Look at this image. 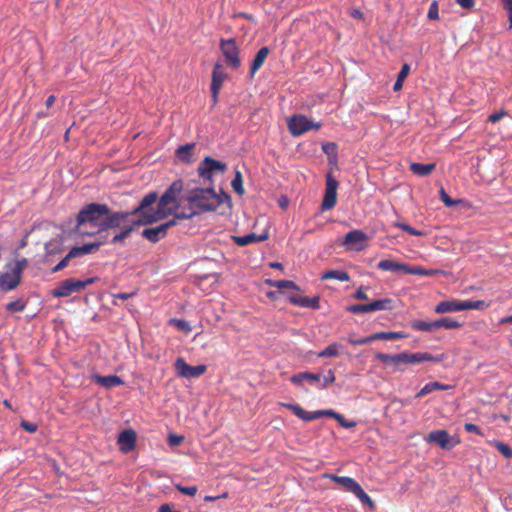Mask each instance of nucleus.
I'll return each instance as SVG.
<instances>
[{"label":"nucleus","instance_id":"nucleus-60","mask_svg":"<svg viewBox=\"0 0 512 512\" xmlns=\"http://www.w3.org/2000/svg\"><path fill=\"white\" fill-rule=\"evenodd\" d=\"M135 295V292L132 293H116L113 294L112 297L114 299L127 300Z\"/></svg>","mask_w":512,"mask_h":512},{"label":"nucleus","instance_id":"nucleus-30","mask_svg":"<svg viewBox=\"0 0 512 512\" xmlns=\"http://www.w3.org/2000/svg\"><path fill=\"white\" fill-rule=\"evenodd\" d=\"M284 407L291 410L298 418L304 421H313L314 420V414L313 411H306L301 406L297 404H291V403H284Z\"/></svg>","mask_w":512,"mask_h":512},{"label":"nucleus","instance_id":"nucleus-33","mask_svg":"<svg viewBox=\"0 0 512 512\" xmlns=\"http://www.w3.org/2000/svg\"><path fill=\"white\" fill-rule=\"evenodd\" d=\"M436 321V328L437 330L440 329V328H445V329H458V328H461L463 326V323L457 321V320H454L450 317H443V318H440V319H437L435 320Z\"/></svg>","mask_w":512,"mask_h":512},{"label":"nucleus","instance_id":"nucleus-3","mask_svg":"<svg viewBox=\"0 0 512 512\" xmlns=\"http://www.w3.org/2000/svg\"><path fill=\"white\" fill-rule=\"evenodd\" d=\"M181 201H186V205L185 210L176 214L180 219H189L203 212L214 211L222 203L221 197L211 188L194 189L182 197Z\"/></svg>","mask_w":512,"mask_h":512},{"label":"nucleus","instance_id":"nucleus-32","mask_svg":"<svg viewBox=\"0 0 512 512\" xmlns=\"http://www.w3.org/2000/svg\"><path fill=\"white\" fill-rule=\"evenodd\" d=\"M322 280L335 279L342 282L350 280V276L347 272L341 270H328L321 275Z\"/></svg>","mask_w":512,"mask_h":512},{"label":"nucleus","instance_id":"nucleus-1","mask_svg":"<svg viewBox=\"0 0 512 512\" xmlns=\"http://www.w3.org/2000/svg\"><path fill=\"white\" fill-rule=\"evenodd\" d=\"M123 217H126V214L112 211L107 204L90 203L78 212L74 230L81 235H100L101 241L106 239L107 243L108 234L102 233L116 229Z\"/></svg>","mask_w":512,"mask_h":512},{"label":"nucleus","instance_id":"nucleus-49","mask_svg":"<svg viewBox=\"0 0 512 512\" xmlns=\"http://www.w3.org/2000/svg\"><path fill=\"white\" fill-rule=\"evenodd\" d=\"M176 488L181 493L188 495V496H195L198 489L196 486H182V485H176Z\"/></svg>","mask_w":512,"mask_h":512},{"label":"nucleus","instance_id":"nucleus-36","mask_svg":"<svg viewBox=\"0 0 512 512\" xmlns=\"http://www.w3.org/2000/svg\"><path fill=\"white\" fill-rule=\"evenodd\" d=\"M405 334L401 331L397 332H378L372 334L373 341L375 340H395L404 338Z\"/></svg>","mask_w":512,"mask_h":512},{"label":"nucleus","instance_id":"nucleus-26","mask_svg":"<svg viewBox=\"0 0 512 512\" xmlns=\"http://www.w3.org/2000/svg\"><path fill=\"white\" fill-rule=\"evenodd\" d=\"M377 268L382 271H391L395 273L404 272L407 274L408 265L405 263L385 259L378 262Z\"/></svg>","mask_w":512,"mask_h":512},{"label":"nucleus","instance_id":"nucleus-34","mask_svg":"<svg viewBox=\"0 0 512 512\" xmlns=\"http://www.w3.org/2000/svg\"><path fill=\"white\" fill-rule=\"evenodd\" d=\"M393 300L384 298L369 303L370 312L392 309Z\"/></svg>","mask_w":512,"mask_h":512},{"label":"nucleus","instance_id":"nucleus-10","mask_svg":"<svg viewBox=\"0 0 512 512\" xmlns=\"http://www.w3.org/2000/svg\"><path fill=\"white\" fill-rule=\"evenodd\" d=\"M220 50L225 58V61L232 69H238L241 65L239 57V48L234 38L221 39Z\"/></svg>","mask_w":512,"mask_h":512},{"label":"nucleus","instance_id":"nucleus-43","mask_svg":"<svg viewBox=\"0 0 512 512\" xmlns=\"http://www.w3.org/2000/svg\"><path fill=\"white\" fill-rule=\"evenodd\" d=\"M347 340L352 345H364L373 342L372 335L363 338H356L353 333L348 335Z\"/></svg>","mask_w":512,"mask_h":512},{"label":"nucleus","instance_id":"nucleus-41","mask_svg":"<svg viewBox=\"0 0 512 512\" xmlns=\"http://www.w3.org/2000/svg\"><path fill=\"white\" fill-rule=\"evenodd\" d=\"M170 325L176 327L178 330L183 331L185 333H190L192 328L190 324L182 319L173 318L169 321Z\"/></svg>","mask_w":512,"mask_h":512},{"label":"nucleus","instance_id":"nucleus-31","mask_svg":"<svg viewBox=\"0 0 512 512\" xmlns=\"http://www.w3.org/2000/svg\"><path fill=\"white\" fill-rule=\"evenodd\" d=\"M411 328L416 331H423V332L437 331L435 320L434 321L414 320L411 322Z\"/></svg>","mask_w":512,"mask_h":512},{"label":"nucleus","instance_id":"nucleus-20","mask_svg":"<svg viewBox=\"0 0 512 512\" xmlns=\"http://www.w3.org/2000/svg\"><path fill=\"white\" fill-rule=\"evenodd\" d=\"M195 146H196L195 143H189V144H185V145L178 147L175 150L176 160L179 162L185 163V164H190V163L194 162L195 161V155H194Z\"/></svg>","mask_w":512,"mask_h":512},{"label":"nucleus","instance_id":"nucleus-54","mask_svg":"<svg viewBox=\"0 0 512 512\" xmlns=\"http://www.w3.org/2000/svg\"><path fill=\"white\" fill-rule=\"evenodd\" d=\"M507 113L504 110H500L499 112L493 113L488 117V121L492 124H495L498 120L504 117Z\"/></svg>","mask_w":512,"mask_h":512},{"label":"nucleus","instance_id":"nucleus-62","mask_svg":"<svg viewBox=\"0 0 512 512\" xmlns=\"http://www.w3.org/2000/svg\"><path fill=\"white\" fill-rule=\"evenodd\" d=\"M354 298L359 299V300H367L368 295L364 292V290L361 287L355 292Z\"/></svg>","mask_w":512,"mask_h":512},{"label":"nucleus","instance_id":"nucleus-35","mask_svg":"<svg viewBox=\"0 0 512 512\" xmlns=\"http://www.w3.org/2000/svg\"><path fill=\"white\" fill-rule=\"evenodd\" d=\"M342 348V345L334 342L328 345L324 350L318 353L319 358L324 357H337L340 354V349Z\"/></svg>","mask_w":512,"mask_h":512},{"label":"nucleus","instance_id":"nucleus-15","mask_svg":"<svg viewBox=\"0 0 512 512\" xmlns=\"http://www.w3.org/2000/svg\"><path fill=\"white\" fill-rule=\"evenodd\" d=\"M175 224L174 220L163 223L157 227L146 228L142 231V236L150 242L156 243L167 234V230Z\"/></svg>","mask_w":512,"mask_h":512},{"label":"nucleus","instance_id":"nucleus-16","mask_svg":"<svg viewBox=\"0 0 512 512\" xmlns=\"http://www.w3.org/2000/svg\"><path fill=\"white\" fill-rule=\"evenodd\" d=\"M226 78L227 74L224 72L223 66L220 63H216L213 67L211 81V93L214 102L217 101L220 89Z\"/></svg>","mask_w":512,"mask_h":512},{"label":"nucleus","instance_id":"nucleus-19","mask_svg":"<svg viewBox=\"0 0 512 512\" xmlns=\"http://www.w3.org/2000/svg\"><path fill=\"white\" fill-rule=\"evenodd\" d=\"M118 444L120 450L124 453H128L135 448L136 445V433L134 430H124L118 436Z\"/></svg>","mask_w":512,"mask_h":512},{"label":"nucleus","instance_id":"nucleus-8","mask_svg":"<svg viewBox=\"0 0 512 512\" xmlns=\"http://www.w3.org/2000/svg\"><path fill=\"white\" fill-rule=\"evenodd\" d=\"M105 242L106 239L104 241L86 243L82 246L72 247L68 254L52 269V272H58L66 268L71 259L96 253L99 250L100 246L105 244Z\"/></svg>","mask_w":512,"mask_h":512},{"label":"nucleus","instance_id":"nucleus-13","mask_svg":"<svg viewBox=\"0 0 512 512\" xmlns=\"http://www.w3.org/2000/svg\"><path fill=\"white\" fill-rule=\"evenodd\" d=\"M426 441L436 443L444 450H450L460 443L458 438L450 436L446 430L442 429L431 431Z\"/></svg>","mask_w":512,"mask_h":512},{"label":"nucleus","instance_id":"nucleus-12","mask_svg":"<svg viewBox=\"0 0 512 512\" xmlns=\"http://www.w3.org/2000/svg\"><path fill=\"white\" fill-rule=\"evenodd\" d=\"M227 166L224 162L215 160L211 157H205L198 166L199 176L203 179L211 181L217 172L224 173Z\"/></svg>","mask_w":512,"mask_h":512},{"label":"nucleus","instance_id":"nucleus-47","mask_svg":"<svg viewBox=\"0 0 512 512\" xmlns=\"http://www.w3.org/2000/svg\"><path fill=\"white\" fill-rule=\"evenodd\" d=\"M6 309L10 312H21L25 309V304L22 300H15L9 302Z\"/></svg>","mask_w":512,"mask_h":512},{"label":"nucleus","instance_id":"nucleus-2","mask_svg":"<svg viewBox=\"0 0 512 512\" xmlns=\"http://www.w3.org/2000/svg\"><path fill=\"white\" fill-rule=\"evenodd\" d=\"M183 190V182L182 180H175L172 184L166 189L163 195L160 197L157 205V209L152 211V209H145V219L142 223H154L158 220L164 219L168 215L178 213L177 209L183 207L185 210L186 201H181L180 194Z\"/></svg>","mask_w":512,"mask_h":512},{"label":"nucleus","instance_id":"nucleus-17","mask_svg":"<svg viewBox=\"0 0 512 512\" xmlns=\"http://www.w3.org/2000/svg\"><path fill=\"white\" fill-rule=\"evenodd\" d=\"M368 240V236L359 229L352 230L345 235L343 245L357 250H362L365 247V243Z\"/></svg>","mask_w":512,"mask_h":512},{"label":"nucleus","instance_id":"nucleus-37","mask_svg":"<svg viewBox=\"0 0 512 512\" xmlns=\"http://www.w3.org/2000/svg\"><path fill=\"white\" fill-rule=\"evenodd\" d=\"M438 273H441L440 270H434V269H424L422 267L416 266V267H410L408 266L407 274L411 275H419V276H434Z\"/></svg>","mask_w":512,"mask_h":512},{"label":"nucleus","instance_id":"nucleus-63","mask_svg":"<svg viewBox=\"0 0 512 512\" xmlns=\"http://www.w3.org/2000/svg\"><path fill=\"white\" fill-rule=\"evenodd\" d=\"M22 427L28 432H35L37 430L36 425L32 423L23 422Z\"/></svg>","mask_w":512,"mask_h":512},{"label":"nucleus","instance_id":"nucleus-53","mask_svg":"<svg viewBox=\"0 0 512 512\" xmlns=\"http://www.w3.org/2000/svg\"><path fill=\"white\" fill-rule=\"evenodd\" d=\"M335 411L334 410H318V411H313V414H314V420L316 419H319L323 416H330L333 418V415H334Z\"/></svg>","mask_w":512,"mask_h":512},{"label":"nucleus","instance_id":"nucleus-57","mask_svg":"<svg viewBox=\"0 0 512 512\" xmlns=\"http://www.w3.org/2000/svg\"><path fill=\"white\" fill-rule=\"evenodd\" d=\"M322 149H323L324 153H326L328 155L335 154L336 144L332 143V142H328L322 146Z\"/></svg>","mask_w":512,"mask_h":512},{"label":"nucleus","instance_id":"nucleus-50","mask_svg":"<svg viewBox=\"0 0 512 512\" xmlns=\"http://www.w3.org/2000/svg\"><path fill=\"white\" fill-rule=\"evenodd\" d=\"M427 17L430 20H438L439 19V12H438V3H437V1H433L430 4Z\"/></svg>","mask_w":512,"mask_h":512},{"label":"nucleus","instance_id":"nucleus-61","mask_svg":"<svg viewBox=\"0 0 512 512\" xmlns=\"http://www.w3.org/2000/svg\"><path fill=\"white\" fill-rule=\"evenodd\" d=\"M350 14H351V16L353 18H356V19H359V20H364L365 19L364 13L359 8L352 9Z\"/></svg>","mask_w":512,"mask_h":512},{"label":"nucleus","instance_id":"nucleus-24","mask_svg":"<svg viewBox=\"0 0 512 512\" xmlns=\"http://www.w3.org/2000/svg\"><path fill=\"white\" fill-rule=\"evenodd\" d=\"M268 238V234L258 235L256 233H249L243 236H232L234 243L238 246H247L252 243L263 242Z\"/></svg>","mask_w":512,"mask_h":512},{"label":"nucleus","instance_id":"nucleus-46","mask_svg":"<svg viewBox=\"0 0 512 512\" xmlns=\"http://www.w3.org/2000/svg\"><path fill=\"white\" fill-rule=\"evenodd\" d=\"M497 450L506 458H512V449L503 442H495Z\"/></svg>","mask_w":512,"mask_h":512},{"label":"nucleus","instance_id":"nucleus-22","mask_svg":"<svg viewBox=\"0 0 512 512\" xmlns=\"http://www.w3.org/2000/svg\"><path fill=\"white\" fill-rule=\"evenodd\" d=\"M463 301L462 300H448V301H442L438 303L434 311L437 314H444L449 312H457V311H463Z\"/></svg>","mask_w":512,"mask_h":512},{"label":"nucleus","instance_id":"nucleus-11","mask_svg":"<svg viewBox=\"0 0 512 512\" xmlns=\"http://www.w3.org/2000/svg\"><path fill=\"white\" fill-rule=\"evenodd\" d=\"M339 182L328 173L326 176V187L324 197L321 203V211H328L335 207L337 203V189Z\"/></svg>","mask_w":512,"mask_h":512},{"label":"nucleus","instance_id":"nucleus-14","mask_svg":"<svg viewBox=\"0 0 512 512\" xmlns=\"http://www.w3.org/2000/svg\"><path fill=\"white\" fill-rule=\"evenodd\" d=\"M175 368L179 376L187 379L198 378L207 370L206 365L191 366L183 358H177Z\"/></svg>","mask_w":512,"mask_h":512},{"label":"nucleus","instance_id":"nucleus-51","mask_svg":"<svg viewBox=\"0 0 512 512\" xmlns=\"http://www.w3.org/2000/svg\"><path fill=\"white\" fill-rule=\"evenodd\" d=\"M504 9L508 12L509 29H512V0H502Z\"/></svg>","mask_w":512,"mask_h":512},{"label":"nucleus","instance_id":"nucleus-42","mask_svg":"<svg viewBox=\"0 0 512 512\" xmlns=\"http://www.w3.org/2000/svg\"><path fill=\"white\" fill-rule=\"evenodd\" d=\"M395 227L400 228L401 230L407 232L410 235L414 236H423L425 235L424 232L416 230L415 228L411 227L410 225L403 223V222H397L394 224Z\"/></svg>","mask_w":512,"mask_h":512},{"label":"nucleus","instance_id":"nucleus-6","mask_svg":"<svg viewBox=\"0 0 512 512\" xmlns=\"http://www.w3.org/2000/svg\"><path fill=\"white\" fill-rule=\"evenodd\" d=\"M28 265L26 258L16 260L14 263L8 264L9 270L0 272V291H12L16 289L22 280V273Z\"/></svg>","mask_w":512,"mask_h":512},{"label":"nucleus","instance_id":"nucleus-27","mask_svg":"<svg viewBox=\"0 0 512 512\" xmlns=\"http://www.w3.org/2000/svg\"><path fill=\"white\" fill-rule=\"evenodd\" d=\"M269 53L270 49L267 46H264L258 50L252 62L250 71L251 76H254V74L262 67Z\"/></svg>","mask_w":512,"mask_h":512},{"label":"nucleus","instance_id":"nucleus-4","mask_svg":"<svg viewBox=\"0 0 512 512\" xmlns=\"http://www.w3.org/2000/svg\"><path fill=\"white\" fill-rule=\"evenodd\" d=\"M157 199L158 194L156 192H150L145 195L139 205L131 211H118L119 213L126 214V217H123L119 221V226H117L116 229L120 231L113 236L110 242L113 244L121 243L129 237L135 226L147 225L148 223H142L145 219V209L151 207Z\"/></svg>","mask_w":512,"mask_h":512},{"label":"nucleus","instance_id":"nucleus-64","mask_svg":"<svg viewBox=\"0 0 512 512\" xmlns=\"http://www.w3.org/2000/svg\"><path fill=\"white\" fill-rule=\"evenodd\" d=\"M403 82H404V80L397 78V79H396V82H395V84H394V87H393L394 91H399V90H401V89H402V87H403Z\"/></svg>","mask_w":512,"mask_h":512},{"label":"nucleus","instance_id":"nucleus-38","mask_svg":"<svg viewBox=\"0 0 512 512\" xmlns=\"http://www.w3.org/2000/svg\"><path fill=\"white\" fill-rule=\"evenodd\" d=\"M463 307L464 310H485L489 307V303L483 301V300H463Z\"/></svg>","mask_w":512,"mask_h":512},{"label":"nucleus","instance_id":"nucleus-56","mask_svg":"<svg viewBox=\"0 0 512 512\" xmlns=\"http://www.w3.org/2000/svg\"><path fill=\"white\" fill-rule=\"evenodd\" d=\"M184 440V437L183 436H180V435H170L169 438H168V443L171 445V446H178L180 445Z\"/></svg>","mask_w":512,"mask_h":512},{"label":"nucleus","instance_id":"nucleus-48","mask_svg":"<svg viewBox=\"0 0 512 512\" xmlns=\"http://www.w3.org/2000/svg\"><path fill=\"white\" fill-rule=\"evenodd\" d=\"M333 418L336 419L343 428H352L356 425L354 421L346 420L341 414L337 412L334 413Z\"/></svg>","mask_w":512,"mask_h":512},{"label":"nucleus","instance_id":"nucleus-55","mask_svg":"<svg viewBox=\"0 0 512 512\" xmlns=\"http://www.w3.org/2000/svg\"><path fill=\"white\" fill-rule=\"evenodd\" d=\"M465 430L467 432H471V433H476L480 436L483 435L481 429L476 425V424H473V423H466L465 426H464Z\"/></svg>","mask_w":512,"mask_h":512},{"label":"nucleus","instance_id":"nucleus-18","mask_svg":"<svg viewBox=\"0 0 512 512\" xmlns=\"http://www.w3.org/2000/svg\"><path fill=\"white\" fill-rule=\"evenodd\" d=\"M290 381L295 385H301L303 381H308L310 384L314 385L317 389H320V390L325 389V383H322L321 375L318 373L301 372V373L293 375L290 378Z\"/></svg>","mask_w":512,"mask_h":512},{"label":"nucleus","instance_id":"nucleus-28","mask_svg":"<svg viewBox=\"0 0 512 512\" xmlns=\"http://www.w3.org/2000/svg\"><path fill=\"white\" fill-rule=\"evenodd\" d=\"M409 168H410V171L413 172L415 175L424 177V176L430 175L435 170L436 164L435 163L422 164V163L413 162L410 164Z\"/></svg>","mask_w":512,"mask_h":512},{"label":"nucleus","instance_id":"nucleus-7","mask_svg":"<svg viewBox=\"0 0 512 512\" xmlns=\"http://www.w3.org/2000/svg\"><path fill=\"white\" fill-rule=\"evenodd\" d=\"M329 478L343 487L346 491L353 493L362 504L375 508V503L371 497L363 490L361 485L351 477L330 475Z\"/></svg>","mask_w":512,"mask_h":512},{"label":"nucleus","instance_id":"nucleus-5","mask_svg":"<svg viewBox=\"0 0 512 512\" xmlns=\"http://www.w3.org/2000/svg\"><path fill=\"white\" fill-rule=\"evenodd\" d=\"M375 358L380 360L386 366L394 367L397 371H404L406 365H415L424 361L440 362L443 359V355L438 357L428 352H402L399 354L378 352L375 354Z\"/></svg>","mask_w":512,"mask_h":512},{"label":"nucleus","instance_id":"nucleus-44","mask_svg":"<svg viewBox=\"0 0 512 512\" xmlns=\"http://www.w3.org/2000/svg\"><path fill=\"white\" fill-rule=\"evenodd\" d=\"M347 310L354 314L370 313L369 304H353Z\"/></svg>","mask_w":512,"mask_h":512},{"label":"nucleus","instance_id":"nucleus-39","mask_svg":"<svg viewBox=\"0 0 512 512\" xmlns=\"http://www.w3.org/2000/svg\"><path fill=\"white\" fill-rule=\"evenodd\" d=\"M231 186L235 193L238 195H243L245 190L243 187V177L240 171H236L235 177L231 182Z\"/></svg>","mask_w":512,"mask_h":512},{"label":"nucleus","instance_id":"nucleus-21","mask_svg":"<svg viewBox=\"0 0 512 512\" xmlns=\"http://www.w3.org/2000/svg\"><path fill=\"white\" fill-rule=\"evenodd\" d=\"M320 123L310 121L306 116L302 114H296L289 118L288 128H320Z\"/></svg>","mask_w":512,"mask_h":512},{"label":"nucleus","instance_id":"nucleus-40","mask_svg":"<svg viewBox=\"0 0 512 512\" xmlns=\"http://www.w3.org/2000/svg\"><path fill=\"white\" fill-rule=\"evenodd\" d=\"M270 285L278 289H294L299 290V287L291 280H274L269 281Z\"/></svg>","mask_w":512,"mask_h":512},{"label":"nucleus","instance_id":"nucleus-45","mask_svg":"<svg viewBox=\"0 0 512 512\" xmlns=\"http://www.w3.org/2000/svg\"><path fill=\"white\" fill-rule=\"evenodd\" d=\"M440 198L447 207L456 206L460 200H453L445 191L443 187L440 189Z\"/></svg>","mask_w":512,"mask_h":512},{"label":"nucleus","instance_id":"nucleus-58","mask_svg":"<svg viewBox=\"0 0 512 512\" xmlns=\"http://www.w3.org/2000/svg\"><path fill=\"white\" fill-rule=\"evenodd\" d=\"M456 3L459 4L463 9H471L474 7V0H456Z\"/></svg>","mask_w":512,"mask_h":512},{"label":"nucleus","instance_id":"nucleus-9","mask_svg":"<svg viewBox=\"0 0 512 512\" xmlns=\"http://www.w3.org/2000/svg\"><path fill=\"white\" fill-rule=\"evenodd\" d=\"M98 277H91L86 280H77L74 278H68L60 282L58 286L53 290V296L55 297H68L74 292H80L84 290L88 285L95 283Z\"/></svg>","mask_w":512,"mask_h":512},{"label":"nucleus","instance_id":"nucleus-25","mask_svg":"<svg viewBox=\"0 0 512 512\" xmlns=\"http://www.w3.org/2000/svg\"><path fill=\"white\" fill-rule=\"evenodd\" d=\"M320 298L319 296L315 297H307V296H292L289 298V301L297 306L300 307H308L312 309H319L320 308Z\"/></svg>","mask_w":512,"mask_h":512},{"label":"nucleus","instance_id":"nucleus-52","mask_svg":"<svg viewBox=\"0 0 512 512\" xmlns=\"http://www.w3.org/2000/svg\"><path fill=\"white\" fill-rule=\"evenodd\" d=\"M336 380L335 373L332 369L327 371V374L324 376L322 383H325V389L329 384L334 383Z\"/></svg>","mask_w":512,"mask_h":512},{"label":"nucleus","instance_id":"nucleus-59","mask_svg":"<svg viewBox=\"0 0 512 512\" xmlns=\"http://www.w3.org/2000/svg\"><path fill=\"white\" fill-rule=\"evenodd\" d=\"M409 71H410V66L407 63L403 64L397 78L405 80V78L409 74Z\"/></svg>","mask_w":512,"mask_h":512},{"label":"nucleus","instance_id":"nucleus-29","mask_svg":"<svg viewBox=\"0 0 512 512\" xmlns=\"http://www.w3.org/2000/svg\"><path fill=\"white\" fill-rule=\"evenodd\" d=\"M451 388H452L451 385L442 384V383L437 382V381L429 382V383L424 385V387L416 394L415 397L416 398H420V397L428 395V394H430V393H432L434 391L449 390Z\"/></svg>","mask_w":512,"mask_h":512},{"label":"nucleus","instance_id":"nucleus-23","mask_svg":"<svg viewBox=\"0 0 512 512\" xmlns=\"http://www.w3.org/2000/svg\"><path fill=\"white\" fill-rule=\"evenodd\" d=\"M92 379L96 384L106 389H111L113 387L121 386L124 384L122 378L117 375H94Z\"/></svg>","mask_w":512,"mask_h":512}]
</instances>
